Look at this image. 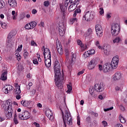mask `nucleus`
Instances as JSON below:
<instances>
[{
	"instance_id": "obj_1",
	"label": "nucleus",
	"mask_w": 127,
	"mask_h": 127,
	"mask_svg": "<svg viewBox=\"0 0 127 127\" xmlns=\"http://www.w3.org/2000/svg\"><path fill=\"white\" fill-rule=\"evenodd\" d=\"M5 106V111H6L7 114H6V117L7 120H10L12 118V113H13V110H12V106L11 105V100L9 99L7 100L4 104Z\"/></svg>"
},
{
	"instance_id": "obj_2",
	"label": "nucleus",
	"mask_w": 127,
	"mask_h": 127,
	"mask_svg": "<svg viewBox=\"0 0 127 127\" xmlns=\"http://www.w3.org/2000/svg\"><path fill=\"white\" fill-rule=\"evenodd\" d=\"M61 112L63 116V119L64 127H67V125H66V122L67 124L68 125V126H72L73 124V119H72V117H71V114H70V113L68 111H65V115H64L63 111L61 110Z\"/></svg>"
},
{
	"instance_id": "obj_3",
	"label": "nucleus",
	"mask_w": 127,
	"mask_h": 127,
	"mask_svg": "<svg viewBox=\"0 0 127 127\" xmlns=\"http://www.w3.org/2000/svg\"><path fill=\"white\" fill-rule=\"evenodd\" d=\"M61 69V66H60V63L58 61H56L54 64V69L56 78H57L59 76H62L61 72L60 71Z\"/></svg>"
},
{
	"instance_id": "obj_4",
	"label": "nucleus",
	"mask_w": 127,
	"mask_h": 127,
	"mask_svg": "<svg viewBox=\"0 0 127 127\" xmlns=\"http://www.w3.org/2000/svg\"><path fill=\"white\" fill-rule=\"evenodd\" d=\"M121 31V26L118 23L113 24L111 27V33L113 36H117L120 34Z\"/></svg>"
},
{
	"instance_id": "obj_5",
	"label": "nucleus",
	"mask_w": 127,
	"mask_h": 127,
	"mask_svg": "<svg viewBox=\"0 0 127 127\" xmlns=\"http://www.w3.org/2000/svg\"><path fill=\"white\" fill-rule=\"evenodd\" d=\"M18 118L19 120H21V121L28 120L30 118V113L27 111H25L22 113L18 114Z\"/></svg>"
},
{
	"instance_id": "obj_6",
	"label": "nucleus",
	"mask_w": 127,
	"mask_h": 127,
	"mask_svg": "<svg viewBox=\"0 0 127 127\" xmlns=\"http://www.w3.org/2000/svg\"><path fill=\"white\" fill-rule=\"evenodd\" d=\"M119 61H120L119 56H116L113 58L111 63V66L113 69H117V67L119 65Z\"/></svg>"
},
{
	"instance_id": "obj_7",
	"label": "nucleus",
	"mask_w": 127,
	"mask_h": 127,
	"mask_svg": "<svg viewBox=\"0 0 127 127\" xmlns=\"http://www.w3.org/2000/svg\"><path fill=\"white\" fill-rule=\"evenodd\" d=\"M93 18H94V14L89 11L86 12L83 17V20L86 21H91V20H93Z\"/></svg>"
},
{
	"instance_id": "obj_8",
	"label": "nucleus",
	"mask_w": 127,
	"mask_h": 127,
	"mask_svg": "<svg viewBox=\"0 0 127 127\" xmlns=\"http://www.w3.org/2000/svg\"><path fill=\"white\" fill-rule=\"evenodd\" d=\"M59 33L61 36H64V34H65V25L63 22H59Z\"/></svg>"
},
{
	"instance_id": "obj_9",
	"label": "nucleus",
	"mask_w": 127,
	"mask_h": 127,
	"mask_svg": "<svg viewBox=\"0 0 127 127\" xmlns=\"http://www.w3.org/2000/svg\"><path fill=\"white\" fill-rule=\"evenodd\" d=\"M104 87L105 85H104V83L103 82H101L99 84L98 83L95 84L94 89L95 91H96V92L100 93L101 92H103V91L105 90V88H104Z\"/></svg>"
},
{
	"instance_id": "obj_10",
	"label": "nucleus",
	"mask_w": 127,
	"mask_h": 127,
	"mask_svg": "<svg viewBox=\"0 0 127 127\" xmlns=\"http://www.w3.org/2000/svg\"><path fill=\"white\" fill-rule=\"evenodd\" d=\"M61 77L62 76H59L56 78V75H55V83L59 89L63 88V82L62 80H60V78H61Z\"/></svg>"
},
{
	"instance_id": "obj_11",
	"label": "nucleus",
	"mask_w": 127,
	"mask_h": 127,
	"mask_svg": "<svg viewBox=\"0 0 127 127\" xmlns=\"http://www.w3.org/2000/svg\"><path fill=\"white\" fill-rule=\"evenodd\" d=\"M15 94H17L16 96V98L17 100H19L21 99V97L20 96V93H21V91L20 90V86H18V84H16V89H14Z\"/></svg>"
},
{
	"instance_id": "obj_12",
	"label": "nucleus",
	"mask_w": 127,
	"mask_h": 127,
	"mask_svg": "<svg viewBox=\"0 0 127 127\" xmlns=\"http://www.w3.org/2000/svg\"><path fill=\"white\" fill-rule=\"evenodd\" d=\"M45 66L47 68H49L51 66V54L50 53L49 56H48L46 58H45Z\"/></svg>"
},
{
	"instance_id": "obj_13",
	"label": "nucleus",
	"mask_w": 127,
	"mask_h": 127,
	"mask_svg": "<svg viewBox=\"0 0 127 127\" xmlns=\"http://www.w3.org/2000/svg\"><path fill=\"white\" fill-rule=\"evenodd\" d=\"M98 64V62L95 59H92L90 61V63L89 64V65H88V68L89 70H93L94 68H95L96 65Z\"/></svg>"
},
{
	"instance_id": "obj_14",
	"label": "nucleus",
	"mask_w": 127,
	"mask_h": 127,
	"mask_svg": "<svg viewBox=\"0 0 127 127\" xmlns=\"http://www.w3.org/2000/svg\"><path fill=\"white\" fill-rule=\"evenodd\" d=\"M3 89L5 90V94H8V92H11L13 90V87L10 85L5 84L3 87Z\"/></svg>"
},
{
	"instance_id": "obj_15",
	"label": "nucleus",
	"mask_w": 127,
	"mask_h": 127,
	"mask_svg": "<svg viewBox=\"0 0 127 127\" xmlns=\"http://www.w3.org/2000/svg\"><path fill=\"white\" fill-rule=\"evenodd\" d=\"M103 49L105 55H109L110 54V51L111 50V47L110 45H106L103 47L102 49Z\"/></svg>"
},
{
	"instance_id": "obj_16",
	"label": "nucleus",
	"mask_w": 127,
	"mask_h": 127,
	"mask_svg": "<svg viewBox=\"0 0 127 127\" xmlns=\"http://www.w3.org/2000/svg\"><path fill=\"white\" fill-rule=\"evenodd\" d=\"M2 74L0 77V79L2 81H5V80H7V70H2Z\"/></svg>"
},
{
	"instance_id": "obj_17",
	"label": "nucleus",
	"mask_w": 127,
	"mask_h": 127,
	"mask_svg": "<svg viewBox=\"0 0 127 127\" xmlns=\"http://www.w3.org/2000/svg\"><path fill=\"white\" fill-rule=\"evenodd\" d=\"M46 116L50 120L52 121V120H53L54 117L53 116V113H52V111L51 110H47L46 111Z\"/></svg>"
},
{
	"instance_id": "obj_18",
	"label": "nucleus",
	"mask_w": 127,
	"mask_h": 127,
	"mask_svg": "<svg viewBox=\"0 0 127 127\" xmlns=\"http://www.w3.org/2000/svg\"><path fill=\"white\" fill-rule=\"evenodd\" d=\"M110 64L106 63L103 66V71L104 73H107V72H109V71H110Z\"/></svg>"
},
{
	"instance_id": "obj_19",
	"label": "nucleus",
	"mask_w": 127,
	"mask_h": 127,
	"mask_svg": "<svg viewBox=\"0 0 127 127\" xmlns=\"http://www.w3.org/2000/svg\"><path fill=\"white\" fill-rule=\"evenodd\" d=\"M92 54H95V50L91 49L87 52H85L83 55L84 56V57L86 58V57H89V56L92 55Z\"/></svg>"
},
{
	"instance_id": "obj_20",
	"label": "nucleus",
	"mask_w": 127,
	"mask_h": 127,
	"mask_svg": "<svg viewBox=\"0 0 127 127\" xmlns=\"http://www.w3.org/2000/svg\"><path fill=\"white\" fill-rule=\"evenodd\" d=\"M114 79L115 81H117V80H120L121 78H122V74L118 71L114 75Z\"/></svg>"
},
{
	"instance_id": "obj_21",
	"label": "nucleus",
	"mask_w": 127,
	"mask_h": 127,
	"mask_svg": "<svg viewBox=\"0 0 127 127\" xmlns=\"http://www.w3.org/2000/svg\"><path fill=\"white\" fill-rule=\"evenodd\" d=\"M60 8H61V10L62 11V12H63V16H65V10H66V9H67V6H66L65 8V5L64 4H60Z\"/></svg>"
},
{
	"instance_id": "obj_22",
	"label": "nucleus",
	"mask_w": 127,
	"mask_h": 127,
	"mask_svg": "<svg viewBox=\"0 0 127 127\" xmlns=\"http://www.w3.org/2000/svg\"><path fill=\"white\" fill-rule=\"evenodd\" d=\"M8 2L10 6H11L12 7H15V6L17 5L16 1L15 0H8Z\"/></svg>"
},
{
	"instance_id": "obj_23",
	"label": "nucleus",
	"mask_w": 127,
	"mask_h": 127,
	"mask_svg": "<svg viewBox=\"0 0 127 127\" xmlns=\"http://www.w3.org/2000/svg\"><path fill=\"white\" fill-rule=\"evenodd\" d=\"M57 49L58 53L60 55H62L63 54V49L62 48V46L60 45H57Z\"/></svg>"
},
{
	"instance_id": "obj_24",
	"label": "nucleus",
	"mask_w": 127,
	"mask_h": 127,
	"mask_svg": "<svg viewBox=\"0 0 127 127\" xmlns=\"http://www.w3.org/2000/svg\"><path fill=\"white\" fill-rule=\"evenodd\" d=\"M50 53L51 54V52H50L49 49L45 48L44 49V56L45 58H46V57L49 56Z\"/></svg>"
},
{
	"instance_id": "obj_25",
	"label": "nucleus",
	"mask_w": 127,
	"mask_h": 127,
	"mask_svg": "<svg viewBox=\"0 0 127 127\" xmlns=\"http://www.w3.org/2000/svg\"><path fill=\"white\" fill-rule=\"evenodd\" d=\"M16 31H11L8 35L7 38L9 39H11L13 36L16 35Z\"/></svg>"
},
{
	"instance_id": "obj_26",
	"label": "nucleus",
	"mask_w": 127,
	"mask_h": 127,
	"mask_svg": "<svg viewBox=\"0 0 127 127\" xmlns=\"http://www.w3.org/2000/svg\"><path fill=\"white\" fill-rule=\"evenodd\" d=\"M21 104L24 107H28V106L30 105V101L22 100V101H21Z\"/></svg>"
},
{
	"instance_id": "obj_27",
	"label": "nucleus",
	"mask_w": 127,
	"mask_h": 127,
	"mask_svg": "<svg viewBox=\"0 0 127 127\" xmlns=\"http://www.w3.org/2000/svg\"><path fill=\"white\" fill-rule=\"evenodd\" d=\"M29 24L30 25V26H31V29H33V28H35V26H36V24H37V23L35 21H32L30 22Z\"/></svg>"
},
{
	"instance_id": "obj_28",
	"label": "nucleus",
	"mask_w": 127,
	"mask_h": 127,
	"mask_svg": "<svg viewBox=\"0 0 127 127\" xmlns=\"http://www.w3.org/2000/svg\"><path fill=\"white\" fill-rule=\"evenodd\" d=\"M6 44L8 47H11V39H9L7 38Z\"/></svg>"
},
{
	"instance_id": "obj_29",
	"label": "nucleus",
	"mask_w": 127,
	"mask_h": 127,
	"mask_svg": "<svg viewBox=\"0 0 127 127\" xmlns=\"http://www.w3.org/2000/svg\"><path fill=\"white\" fill-rule=\"evenodd\" d=\"M11 13L13 19H14V20H15L16 19V18L17 17V13H15V11L13 10L12 11Z\"/></svg>"
},
{
	"instance_id": "obj_30",
	"label": "nucleus",
	"mask_w": 127,
	"mask_h": 127,
	"mask_svg": "<svg viewBox=\"0 0 127 127\" xmlns=\"http://www.w3.org/2000/svg\"><path fill=\"white\" fill-rule=\"evenodd\" d=\"M119 120H120L121 123H122V124H126V119L125 118H124V117H123V116L120 115L119 116Z\"/></svg>"
},
{
	"instance_id": "obj_31",
	"label": "nucleus",
	"mask_w": 127,
	"mask_h": 127,
	"mask_svg": "<svg viewBox=\"0 0 127 127\" xmlns=\"http://www.w3.org/2000/svg\"><path fill=\"white\" fill-rule=\"evenodd\" d=\"M103 28H102V26L101 25L97 24L95 26V30L96 31H98L99 30H102Z\"/></svg>"
},
{
	"instance_id": "obj_32",
	"label": "nucleus",
	"mask_w": 127,
	"mask_h": 127,
	"mask_svg": "<svg viewBox=\"0 0 127 127\" xmlns=\"http://www.w3.org/2000/svg\"><path fill=\"white\" fill-rule=\"evenodd\" d=\"M91 121H92V119H91V117L88 116L86 120V124H87V125H89V124H90L91 125L92 124Z\"/></svg>"
},
{
	"instance_id": "obj_33",
	"label": "nucleus",
	"mask_w": 127,
	"mask_h": 127,
	"mask_svg": "<svg viewBox=\"0 0 127 127\" xmlns=\"http://www.w3.org/2000/svg\"><path fill=\"white\" fill-rule=\"evenodd\" d=\"M120 41H121V38L120 37H118L116 38H115L114 40H113L114 43H119Z\"/></svg>"
},
{
	"instance_id": "obj_34",
	"label": "nucleus",
	"mask_w": 127,
	"mask_h": 127,
	"mask_svg": "<svg viewBox=\"0 0 127 127\" xmlns=\"http://www.w3.org/2000/svg\"><path fill=\"white\" fill-rule=\"evenodd\" d=\"M93 32V31H92V29L89 28L87 30V32L86 34V36H89V35H91Z\"/></svg>"
},
{
	"instance_id": "obj_35",
	"label": "nucleus",
	"mask_w": 127,
	"mask_h": 127,
	"mask_svg": "<svg viewBox=\"0 0 127 127\" xmlns=\"http://www.w3.org/2000/svg\"><path fill=\"white\" fill-rule=\"evenodd\" d=\"M77 43L78 45L80 46V47H84V45L83 44V43H82V41H81V40H77Z\"/></svg>"
},
{
	"instance_id": "obj_36",
	"label": "nucleus",
	"mask_w": 127,
	"mask_h": 127,
	"mask_svg": "<svg viewBox=\"0 0 127 127\" xmlns=\"http://www.w3.org/2000/svg\"><path fill=\"white\" fill-rule=\"evenodd\" d=\"M73 4H71L68 7V10L69 11L71 12V11H73V10H74L75 9V7H74V6H73Z\"/></svg>"
},
{
	"instance_id": "obj_37",
	"label": "nucleus",
	"mask_w": 127,
	"mask_h": 127,
	"mask_svg": "<svg viewBox=\"0 0 127 127\" xmlns=\"http://www.w3.org/2000/svg\"><path fill=\"white\" fill-rule=\"evenodd\" d=\"M70 3L73 5L76 4V3L78 4L79 3V0H71Z\"/></svg>"
},
{
	"instance_id": "obj_38",
	"label": "nucleus",
	"mask_w": 127,
	"mask_h": 127,
	"mask_svg": "<svg viewBox=\"0 0 127 127\" xmlns=\"http://www.w3.org/2000/svg\"><path fill=\"white\" fill-rule=\"evenodd\" d=\"M96 32L97 35H99V36H101V35H102V34L103 33V30H98V31H96Z\"/></svg>"
},
{
	"instance_id": "obj_39",
	"label": "nucleus",
	"mask_w": 127,
	"mask_h": 127,
	"mask_svg": "<svg viewBox=\"0 0 127 127\" xmlns=\"http://www.w3.org/2000/svg\"><path fill=\"white\" fill-rule=\"evenodd\" d=\"M67 89H68V90L67 91V93H70V92L72 91V86L69 84H67Z\"/></svg>"
},
{
	"instance_id": "obj_40",
	"label": "nucleus",
	"mask_w": 127,
	"mask_h": 127,
	"mask_svg": "<svg viewBox=\"0 0 127 127\" xmlns=\"http://www.w3.org/2000/svg\"><path fill=\"white\" fill-rule=\"evenodd\" d=\"M23 56L25 58H27V57H28V52L26 51V50H24Z\"/></svg>"
},
{
	"instance_id": "obj_41",
	"label": "nucleus",
	"mask_w": 127,
	"mask_h": 127,
	"mask_svg": "<svg viewBox=\"0 0 127 127\" xmlns=\"http://www.w3.org/2000/svg\"><path fill=\"white\" fill-rule=\"evenodd\" d=\"M96 45L99 49H103V48L102 47V46H100V42L99 41H96Z\"/></svg>"
},
{
	"instance_id": "obj_42",
	"label": "nucleus",
	"mask_w": 127,
	"mask_h": 127,
	"mask_svg": "<svg viewBox=\"0 0 127 127\" xmlns=\"http://www.w3.org/2000/svg\"><path fill=\"white\" fill-rule=\"evenodd\" d=\"M50 4V2L48 0L45 1L44 2V6H47V7L49 6Z\"/></svg>"
},
{
	"instance_id": "obj_43",
	"label": "nucleus",
	"mask_w": 127,
	"mask_h": 127,
	"mask_svg": "<svg viewBox=\"0 0 127 127\" xmlns=\"http://www.w3.org/2000/svg\"><path fill=\"white\" fill-rule=\"evenodd\" d=\"M94 91H95V89L92 87H90L89 88V93L91 94V95H94Z\"/></svg>"
},
{
	"instance_id": "obj_44",
	"label": "nucleus",
	"mask_w": 127,
	"mask_h": 127,
	"mask_svg": "<svg viewBox=\"0 0 127 127\" xmlns=\"http://www.w3.org/2000/svg\"><path fill=\"white\" fill-rule=\"evenodd\" d=\"M99 10L100 14H104V13H105V11H104V8H103V7H101L99 8Z\"/></svg>"
},
{
	"instance_id": "obj_45",
	"label": "nucleus",
	"mask_w": 127,
	"mask_h": 127,
	"mask_svg": "<svg viewBox=\"0 0 127 127\" xmlns=\"http://www.w3.org/2000/svg\"><path fill=\"white\" fill-rule=\"evenodd\" d=\"M25 28L26 29H31V27L30 25H29V23L26 24V25L25 26Z\"/></svg>"
},
{
	"instance_id": "obj_46",
	"label": "nucleus",
	"mask_w": 127,
	"mask_h": 127,
	"mask_svg": "<svg viewBox=\"0 0 127 127\" xmlns=\"http://www.w3.org/2000/svg\"><path fill=\"white\" fill-rule=\"evenodd\" d=\"M75 21H77V18H74L70 19V24H73Z\"/></svg>"
},
{
	"instance_id": "obj_47",
	"label": "nucleus",
	"mask_w": 127,
	"mask_h": 127,
	"mask_svg": "<svg viewBox=\"0 0 127 127\" xmlns=\"http://www.w3.org/2000/svg\"><path fill=\"white\" fill-rule=\"evenodd\" d=\"M13 122L15 124V125H17L19 124L18 120H17V118H13Z\"/></svg>"
},
{
	"instance_id": "obj_48",
	"label": "nucleus",
	"mask_w": 127,
	"mask_h": 127,
	"mask_svg": "<svg viewBox=\"0 0 127 127\" xmlns=\"http://www.w3.org/2000/svg\"><path fill=\"white\" fill-rule=\"evenodd\" d=\"M65 56H66V58H68V57L69 56V51L68 50V49H65Z\"/></svg>"
},
{
	"instance_id": "obj_49",
	"label": "nucleus",
	"mask_w": 127,
	"mask_h": 127,
	"mask_svg": "<svg viewBox=\"0 0 127 127\" xmlns=\"http://www.w3.org/2000/svg\"><path fill=\"white\" fill-rule=\"evenodd\" d=\"M126 96L125 98L124 99V103H125L126 105H127V90L126 91Z\"/></svg>"
},
{
	"instance_id": "obj_50",
	"label": "nucleus",
	"mask_w": 127,
	"mask_h": 127,
	"mask_svg": "<svg viewBox=\"0 0 127 127\" xmlns=\"http://www.w3.org/2000/svg\"><path fill=\"white\" fill-rule=\"evenodd\" d=\"M77 124L78 126H80V121H81V119L80 118V117L77 116Z\"/></svg>"
},
{
	"instance_id": "obj_51",
	"label": "nucleus",
	"mask_w": 127,
	"mask_h": 127,
	"mask_svg": "<svg viewBox=\"0 0 127 127\" xmlns=\"http://www.w3.org/2000/svg\"><path fill=\"white\" fill-rule=\"evenodd\" d=\"M4 121V117L2 116V114H0V122H3Z\"/></svg>"
},
{
	"instance_id": "obj_52",
	"label": "nucleus",
	"mask_w": 127,
	"mask_h": 127,
	"mask_svg": "<svg viewBox=\"0 0 127 127\" xmlns=\"http://www.w3.org/2000/svg\"><path fill=\"white\" fill-rule=\"evenodd\" d=\"M1 26L4 29H5L6 27H7V25H6V24L5 23H3L1 24Z\"/></svg>"
},
{
	"instance_id": "obj_53",
	"label": "nucleus",
	"mask_w": 127,
	"mask_h": 127,
	"mask_svg": "<svg viewBox=\"0 0 127 127\" xmlns=\"http://www.w3.org/2000/svg\"><path fill=\"white\" fill-rule=\"evenodd\" d=\"M31 46H37L36 43L34 42V40H32L31 41Z\"/></svg>"
},
{
	"instance_id": "obj_54",
	"label": "nucleus",
	"mask_w": 127,
	"mask_h": 127,
	"mask_svg": "<svg viewBox=\"0 0 127 127\" xmlns=\"http://www.w3.org/2000/svg\"><path fill=\"white\" fill-rule=\"evenodd\" d=\"M74 11L76 12V13H81V9L77 8Z\"/></svg>"
},
{
	"instance_id": "obj_55",
	"label": "nucleus",
	"mask_w": 127,
	"mask_h": 127,
	"mask_svg": "<svg viewBox=\"0 0 127 127\" xmlns=\"http://www.w3.org/2000/svg\"><path fill=\"white\" fill-rule=\"evenodd\" d=\"M33 64H38V61H37V59H34L33 60Z\"/></svg>"
},
{
	"instance_id": "obj_56",
	"label": "nucleus",
	"mask_w": 127,
	"mask_h": 127,
	"mask_svg": "<svg viewBox=\"0 0 127 127\" xmlns=\"http://www.w3.org/2000/svg\"><path fill=\"white\" fill-rule=\"evenodd\" d=\"M102 123L104 125V127H107L108 126V123L106 121H103Z\"/></svg>"
},
{
	"instance_id": "obj_57",
	"label": "nucleus",
	"mask_w": 127,
	"mask_h": 127,
	"mask_svg": "<svg viewBox=\"0 0 127 127\" xmlns=\"http://www.w3.org/2000/svg\"><path fill=\"white\" fill-rule=\"evenodd\" d=\"M115 127H124L123 126V125H122L121 123H118L115 126Z\"/></svg>"
},
{
	"instance_id": "obj_58",
	"label": "nucleus",
	"mask_w": 127,
	"mask_h": 127,
	"mask_svg": "<svg viewBox=\"0 0 127 127\" xmlns=\"http://www.w3.org/2000/svg\"><path fill=\"white\" fill-rule=\"evenodd\" d=\"M39 26L44 27V22H41V23L39 24Z\"/></svg>"
},
{
	"instance_id": "obj_59",
	"label": "nucleus",
	"mask_w": 127,
	"mask_h": 127,
	"mask_svg": "<svg viewBox=\"0 0 127 127\" xmlns=\"http://www.w3.org/2000/svg\"><path fill=\"white\" fill-rule=\"evenodd\" d=\"M84 73V70H81L78 72L77 75L78 76H80V75H82V74Z\"/></svg>"
},
{
	"instance_id": "obj_60",
	"label": "nucleus",
	"mask_w": 127,
	"mask_h": 127,
	"mask_svg": "<svg viewBox=\"0 0 127 127\" xmlns=\"http://www.w3.org/2000/svg\"><path fill=\"white\" fill-rule=\"evenodd\" d=\"M72 60L73 59H76V54H73L71 56Z\"/></svg>"
},
{
	"instance_id": "obj_61",
	"label": "nucleus",
	"mask_w": 127,
	"mask_h": 127,
	"mask_svg": "<svg viewBox=\"0 0 127 127\" xmlns=\"http://www.w3.org/2000/svg\"><path fill=\"white\" fill-rule=\"evenodd\" d=\"M34 125L36 127H40V126L39 125V124H38L36 122H34Z\"/></svg>"
},
{
	"instance_id": "obj_62",
	"label": "nucleus",
	"mask_w": 127,
	"mask_h": 127,
	"mask_svg": "<svg viewBox=\"0 0 127 127\" xmlns=\"http://www.w3.org/2000/svg\"><path fill=\"white\" fill-rule=\"evenodd\" d=\"M99 69L100 71H103V66L102 65V64L99 65Z\"/></svg>"
},
{
	"instance_id": "obj_63",
	"label": "nucleus",
	"mask_w": 127,
	"mask_h": 127,
	"mask_svg": "<svg viewBox=\"0 0 127 127\" xmlns=\"http://www.w3.org/2000/svg\"><path fill=\"white\" fill-rule=\"evenodd\" d=\"M107 18H111L112 16H111V13H107L106 15Z\"/></svg>"
},
{
	"instance_id": "obj_64",
	"label": "nucleus",
	"mask_w": 127,
	"mask_h": 127,
	"mask_svg": "<svg viewBox=\"0 0 127 127\" xmlns=\"http://www.w3.org/2000/svg\"><path fill=\"white\" fill-rule=\"evenodd\" d=\"M120 108L121 111H125V107H124V106L121 105Z\"/></svg>"
}]
</instances>
